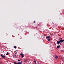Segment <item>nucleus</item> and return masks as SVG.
I'll return each instance as SVG.
<instances>
[{
  "mask_svg": "<svg viewBox=\"0 0 64 64\" xmlns=\"http://www.w3.org/2000/svg\"><path fill=\"white\" fill-rule=\"evenodd\" d=\"M64 41V40H60L59 41L58 40L57 41V44H59L60 43H62V42H63Z\"/></svg>",
  "mask_w": 64,
  "mask_h": 64,
  "instance_id": "1",
  "label": "nucleus"
},
{
  "mask_svg": "<svg viewBox=\"0 0 64 64\" xmlns=\"http://www.w3.org/2000/svg\"><path fill=\"white\" fill-rule=\"evenodd\" d=\"M5 54H4V56H3L2 54H0V56L1 57H2V58H3L4 59H5V57L6 56H5Z\"/></svg>",
  "mask_w": 64,
  "mask_h": 64,
  "instance_id": "2",
  "label": "nucleus"
},
{
  "mask_svg": "<svg viewBox=\"0 0 64 64\" xmlns=\"http://www.w3.org/2000/svg\"><path fill=\"white\" fill-rule=\"evenodd\" d=\"M21 56H22V57L23 58L24 57V54H20Z\"/></svg>",
  "mask_w": 64,
  "mask_h": 64,
  "instance_id": "3",
  "label": "nucleus"
},
{
  "mask_svg": "<svg viewBox=\"0 0 64 64\" xmlns=\"http://www.w3.org/2000/svg\"><path fill=\"white\" fill-rule=\"evenodd\" d=\"M51 38V37H50V36H46V39H48V38Z\"/></svg>",
  "mask_w": 64,
  "mask_h": 64,
  "instance_id": "4",
  "label": "nucleus"
},
{
  "mask_svg": "<svg viewBox=\"0 0 64 64\" xmlns=\"http://www.w3.org/2000/svg\"><path fill=\"white\" fill-rule=\"evenodd\" d=\"M58 58V56H55V58L56 59H57V58Z\"/></svg>",
  "mask_w": 64,
  "mask_h": 64,
  "instance_id": "5",
  "label": "nucleus"
},
{
  "mask_svg": "<svg viewBox=\"0 0 64 64\" xmlns=\"http://www.w3.org/2000/svg\"><path fill=\"white\" fill-rule=\"evenodd\" d=\"M60 48V46L59 45L57 46V48Z\"/></svg>",
  "mask_w": 64,
  "mask_h": 64,
  "instance_id": "6",
  "label": "nucleus"
},
{
  "mask_svg": "<svg viewBox=\"0 0 64 64\" xmlns=\"http://www.w3.org/2000/svg\"><path fill=\"white\" fill-rule=\"evenodd\" d=\"M14 48L15 49H16V48H17V46H14Z\"/></svg>",
  "mask_w": 64,
  "mask_h": 64,
  "instance_id": "7",
  "label": "nucleus"
},
{
  "mask_svg": "<svg viewBox=\"0 0 64 64\" xmlns=\"http://www.w3.org/2000/svg\"><path fill=\"white\" fill-rule=\"evenodd\" d=\"M22 64V62H18L17 63V64Z\"/></svg>",
  "mask_w": 64,
  "mask_h": 64,
  "instance_id": "8",
  "label": "nucleus"
},
{
  "mask_svg": "<svg viewBox=\"0 0 64 64\" xmlns=\"http://www.w3.org/2000/svg\"><path fill=\"white\" fill-rule=\"evenodd\" d=\"M48 41H50V38H48Z\"/></svg>",
  "mask_w": 64,
  "mask_h": 64,
  "instance_id": "9",
  "label": "nucleus"
},
{
  "mask_svg": "<svg viewBox=\"0 0 64 64\" xmlns=\"http://www.w3.org/2000/svg\"><path fill=\"white\" fill-rule=\"evenodd\" d=\"M34 62H35V64H36V60H34Z\"/></svg>",
  "mask_w": 64,
  "mask_h": 64,
  "instance_id": "10",
  "label": "nucleus"
},
{
  "mask_svg": "<svg viewBox=\"0 0 64 64\" xmlns=\"http://www.w3.org/2000/svg\"><path fill=\"white\" fill-rule=\"evenodd\" d=\"M8 54H9V53L8 52H7V54H6V55H8Z\"/></svg>",
  "mask_w": 64,
  "mask_h": 64,
  "instance_id": "11",
  "label": "nucleus"
},
{
  "mask_svg": "<svg viewBox=\"0 0 64 64\" xmlns=\"http://www.w3.org/2000/svg\"><path fill=\"white\" fill-rule=\"evenodd\" d=\"M14 64H17V63H16V62H14Z\"/></svg>",
  "mask_w": 64,
  "mask_h": 64,
  "instance_id": "12",
  "label": "nucleus"
},
{
  "mask_svg": "<svg viewBox=\"0 0 64 64\" xmlns=\"http://www.w3.org/2000/svg\"><path fill=\"white\" fill-rule=\"evenodd\" d=\"M24 62H27V61L26 60H24Z\"/></svg>",
  "mask_w": 64,
  "mask_h": 64,
  "instance_id": "13",
  "label": "nucleus"
},
{
  "mask_svg": "<svg viewBox=\"0 0 64 64\" xmlns=\"http://www.w3.org/2000/svg\"><path fill=\"white\" fill-rule=\"evenodd\" d=\"M33 22H34V23H35V21H34Z\"/></svg>",
  "mask_w": 64,
  "mask_h": 64,
  "instance_id": "14",
  "label": "nucleus"
},
{
  "mask_svg": "<svg viewBox=\"0 0 64 64\" xmlns=\"http://www.w3.org/2000/svg\"><path fill=\"white\" fill-rule=\"evenodd\" d=\"M18 61H20V60H18Z\"/></svg>",
  "mask_w": 64,
  "mask_h": 64,
  "instance_id": "15",
  "label": "nucleus"
},
{
  "mask_svg": "<svg viewBox=\"0 0 64 64\" xmlns=\"http://www.w3.org/2000/svg\"><path fill=\"white\" fill-rule=\"evenodd\" d=\"M15 57H17V56H16V55H15Z\"/></svg>",
  "mask_w": 64,
  "mask_h": 64,
  "instance_id": "16",
  "label": "nucleus"
},
{
  "mask_svg": "<svg viewBox=\"0 0 64 64\" xmlns=\"http://www.w3.org/2000/svg\"><path fill=\"white\" fill-rule=\"evenodd\" d=\"M60 39V40H62V38H61Z\"/></svg>",
  "mask_w": 64,
  "mask_h": 64,
  "instance_id": "17",
  "label": "nucleus"
},
{
  "mask_svg": "<svg viewBox=\"0 0 64 64\" xmlns=\"http://www.w3.org/2000/svg\"><path fill=\"white\" fill-rule=\"evenodd\" d=\"M62 44H61V43H60V45H61Z\"/></svg>",
  "mask_w": 64,
  "mask_h": 64,
  "instance_id": "18",
  "label": "nucleus"
},
{
  "mask_svg": "<svg viewBox=\"0 0 64 64\" xmlns=\"http://www.w3.org/2000/svg\"><path fill=\"white\" fill-rule=\"evenodd\" d=\"M38 64H39V62H38Z\"/></svg>",
  "mask_w": 64,
  "mask_h": 64,
  "instance_id": "19",
  "label": "nucleus"
},
{
  "mask_svg": "<svg viewBox=\"0 0 64 64\" xmlns=\"http://www.w3.org/2000/svg\"><path fill=\"white\" fill-rule=\"evenodd\" d=\"M0 64H1V63L0 62Z\"/></svg>",
  "mask_w": 64,
  "mask_h": 64,
  "instance_id": "20",
  "label": "nucleus"
}]
</instances>
